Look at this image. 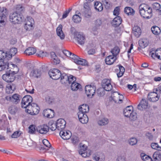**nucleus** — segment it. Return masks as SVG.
I'll return each instance as SVG.
<instances>
[{
    "label": "nucleus",
    "mask_w": 161,
    "mask_h": 161,
    "mask_svg": "<svg viewBox=\"0 0 161 161\" xmlns=\"http://www.w3.org/2000/svg\"><path fill=\"white\" fill-rule=\"evenodd\" d=\"M33 99L30 95L25 96L22 99L21 103L22 108H25V111L27 113L32 114H36L39 112V108L37 105L34 103H32Z\"/></svg>",
    "instance_id": "1"
},
{
    "label": "nucleus",
    "mask_w": 161,
    "mask_h": 161,
    "mask_svg": "<svg viewBox=\"0 0 161 161\" xmlns=\"http://www.w3.org/2000/svg\"><path fill=\"white\" fill-rule=\"evenodd\" d=\"M140 14L144 18L148 19L152 16V9L147 4L142 3L139 7Z\"/></svg>",
    "instance_id": "2"
},
{
    "label": "nucleus",
    "mask_w": 161,
    "mask_h": 161,
    "mask_svg": "<svg viewBox=\"0 0 161 161\" xmlns=\"http://www.w3.org/2000/svg\"><path fill=\"white\" fill-rule=\"evenodd\" d=\"M23 19L22 15L20 14L14 12L9 15L10 21L13 24H20Z\"/></svg>",
    "instance_id": "3"
},
{
    "label": "nucleus",
    "mask_w": 161,
    "mask_h": 161,
    "mask_svg": "<svg viewBox=\"0 0 161 161\" xmlns=\"http://www.w3.org/2000/svg\"><path fill=\"white\" fill-rule=\"evenodd\" d=\"M16 73L15 71L11 72H6V74L2 75V79L7 82H13L15 79L14 75Z\"/></svg>",
    "instance_id": "4"
},
{
    "label": "nucleus",
    "mask_w": 161,
    "mask_h": 161,
    "mask_svg": "<svg viewBox=\"0 0 161 161\" xmlns=\"http://www.w3.org/2000/svg\"><path fill=\"white\" fill-rule=\"evenodd\" d=\"M0 14V26L5 25L7 21V16L8 14L7 10L6 8H3Z\"/></svg>",
    "instance_id": "5"
},
{
    "label": "nucleus",
    "mask_w": 161,
    "mask_h": 161,
    "mask_svg": "<svg viewBox=\"0 0 161 161\" xmlns=\"http://www.w3.org/2000/svg\"><path fill=\"white\" fill-rule=\"evenodd\" d=\"M61 73L60 71L57 69H51L48 72V74L50 77L54 80L59 79L61 75Z\"/></svg>",
    "instance_id": "6"
},
{
    "label": "nucleus",
    "mask_w": 161,
    "mask_h": 161,
    "mask_svg": "<svg viewBox=\"0 0 161 161\" xmlns=\"http://www.w3.org/2000/svg\"><path fill=\"white\" fill-rule=\"evenodd\" d=\"M111 97L115 103H117L119 101H122L124 97L123 95L120 94L118 92L116 91L111 92Z\"/></svg>",
    "instance_id": "7"
},
{
    "label": "nucleus",
    "mask_w": 161,
    "mask_h": 161,
    "mask_svg": "<svg viewBox=\"0 0 161 161\" xmlns=\"http://www.w3.org/2000/svg\"><path fill=\"white\" fill-rule=\"evenodd\" d=\"M101 85L102 87L107 91H111L112 88V86L111 84L110 81L108 79H103Z\"/></svg>",
    "instance_id": "8"
},
{
    "label": "nucleus",
    "mask_w": 161,
    "mask_h": 161,
    "mask_svg": "<svg viewBox=\"0 0 161 161\" xmlns=\"http://www.w3.org/2000/svg\"><path fill=\"white\" fill-rule=\"evenodd\" d=\"M86 93L88 97L93 96L95 93L96 88L94 86L87 85L85 87Z\"/></svg>",
    "instance_id": "9"
},
{
    "label": "nucleus",
    "mask_w": 161,
    "mask_h": 161,
    "mask_svg": "<svg viewBox=\"0 0 161 161\" xmlns=\"http://www.w3.org/2000/svg\"><path fill=\"white\" fill-rule=\"evenodd\" d=\"M34 21L33 19L31 17H27V20L25 24L24 27L27 31H30L32 29L34 25Z\"/></svg>",
    "instance_id": "10"
},
{
    "label": "nucleus",
    "mask_w": 161,
    "mask_h": 161,
    "mask_svg": "<svg viewBox=\"0 0 161 161\" xmlns=\"http://www.w3.org/2000/svg\"><path fill=\"white\" fill-rule=\"evenodd\" d=\"M20 96L17 94H15L12 96H7L6 99L7 101H10L15 104L19 103L20 101L19 99Z\"/></svg>",
    "instance_id": "11"
},
{
    "label": "nucleus",
    "mask_w": 161,
    "mask_h": 161,
    "mask_svg": "<svg viewBox=\"0 0 161 161\" xmlns=\"http://www.w3.org/2000/svg\"><path fill=\"white\" fill-rule=\"evenodd\" d=\"M159 97L155 92H152L148 94L147 98L149 101L152 102H155L158 101Z\"/></svg>",
    "instance_id": "12"
},
{
    "label": "nucleus",
    "mask_w": 161,
    "mask_h": 161,
    "mask_svg": "<svg viewBox=\"0 0 161 161\" xmlns=\"http://www.w3.org/2000/svg\"><path fill=\"white\" fill-rule=\"evenodd\" d=\"M36 131L41 134H46L49 131V127L47 125H43L38 126Z\"/></svg>",
    "instance_id": "13"
},
{
    "label": "nucleus",
    "mask_w": 161,
    "mask_h": 161,
    "mask_svg": "<svg viewBox=\"0 0 161 161\" xmlns=\"http://www.w3.org/2000/svg\"><path fill=\"white\" fill-rule=\"evenodd\" d=\"M59 135L63 139L65 140L69 139L71 136V133L69 130H62L60 132Z\"/></svg>",
    "instance_id": "14"
},
{
    "label": "nucleus",
    "mask_w": 161,
    "mask_h": 161,
    "mask_svg": "<svg viewBox=\"0 0 161 161\" xmlns=\"http://www.w3.org/2000/svg\"><path fill=\"white\" fill-rule=\"evenodd\" d=\"M78 43L81 45H83L85 41V36L82 34H80V33L76 36L74 37Z\"/></svg>",
    "instance_id": "15"
},
{
    "label": "nucleus",
    "mask_w": 161,
    "mask_h": 161,
    "mask_svg": "<svg viewBox=\"0 0 161 161\" xmlns=\"http://www.w3.org/2000/svg\"><path fill=\"white\" fill-rule=\"evenodd\" d=\"M57 130H60L65 128L66 125V122L63 119H59L57 122Z\"/></svg>",
    "instance_id": "16"
},
{
    "label": "nucleus",
    "mask_w": 161,
    "mask_h": 161,
    "mask_svg": "<svg viewBox=\"0 0 161 161\" xmlns=\"http://www.w3.org/2000/svg\"><path fill=\"white\" fill-rule=\"evenodd\" d=\"M122 19L119 16H117L115 17L111 22L112 26L116 27L122 23Z\"/></svg>",
    "instance_id": "17"
},
{
    "label": "nucleus",
    "mask_w": 161,
    "mask_h": 161,
    "mask_svg": "<svg viewBox=\"0 0 161 161\" xmlns=\"http://www.w3.org/2000/svg\"><path fill=\"white\" fill-rule=\"evenodd\" d=\"M62 25H59L56 29L57 35L61 40H63L65 37L64 34L62 31Z\"/></svg>",
    "instance_id": "18"
},
{
    "label": "nucleus",
    "mask_w": 161,
    "mask_h": 161,
    "mask_svg": "<svg viewBox=\"0 0 161 161\" xmlns=\"http://www.w3.org/2000/svg\"><path fill=\"white\" fill-rule=\"evenodd\" d=\"M9 63L6 59L0 61V71L8 69Z\"/></svg>",
    "instance_id": "19"
},
{
    "label": "nucleus",
    "mask_w": 161,
    "mask_h": 161,
    "mask_svg": "<svg viewBox=\"0 0 161 161\" xmlns=\"http://www.w3.org/2000/svg\"><path fill=\"white\" fill-rule=\"evenodd\" d=\"M54 111L51 109H47L43 112V115L48 118H51L53 117L54 116Z\"/></svg>",
    "instance_id": "20"
},
{
    "label": "nucleus",
    "mask_w": 161,
    "mask_h": 161,
    "mask_svg": "<svg viewBox=\"0 0 161 161\" xmlns=\"http://www.w3.org/2000/svg\"><path fill=\"white\" fill-rule=\"evenodd\" d=\"M148 102L145 99H142L137 106L138 108L140 110H143L148 107Z\"/></svg>",
    "instance_id": "21"
},
{
    "label": "nucleus",
    "mask_w": 161,
    "mask_h": 161,
    "mask_svg": "<svg viewBox=\"0 0 161 161\" xmlns=\"http://www.w3.org/2000/svg\"><path fill=\"white\" fill-rule=\"evenodd\" d=\"M85 150L82 149L79 151V153L81 155L82 157L86 158L89 157L91 154V151L90 150L86 151L87 147H85Z\"/></svg>",
    "instance_id": "22"
},
{
    "label": "nucleus",
    "mask_w": 161,
    "mask_h": 161,
    "mask_svg": "<svg viewBox=\"0 0 161 161\" xmlns=\"http://www.w3.org/2000/svg\"><path fill=\"white\" fill-rule=\"evenodd\" d=\"M142 33L140 28L137 25L134 26L133 28L132 33L136 37H139Z\"/></svg>",
    "instance_id": "23"
},
{
    "label": "nucleus",
    "mask_w": 161,
    "mask_h": 161,
    "mask_svg": "<svg viewBox=\"0 0 161 161\" xmlns=\"http://www.w3.org/2000/svg\"><path fill=\"white\" fill-rule=\"evenodd\" d=\"M133 112L132 106H128L124 109V114L125 117H129Z\"/></svg>",
    "instance_id": "24"
},
{
    "label": "nucleus",
    "mask_w": 161,
    "mask_h": 161,
    "mask_svg": "<svg viewBox=\"0 0 161 161\" xmlns=\"http://www.w3.org/2000/svg\"><path fill=\"white\" fill-rule=\"evenodd\" d=\"M116 59V57L113 55H109L106 58L105 61L107 64L110 65L113 64Z\"/></svg>",
    "instance_id": "25"
},
{
    "label": "nucleus",
    "mask_w": 161,
    "mask_h": 161,
    "mask_svg": "<svg viewBox=\"0 0 161 161\" xmlns=\"http://www.w3.org/2000/svg\"><path fill=\"white\" fill-rule=\"evenodd\" d=\"M41 74V71L37 69L32 70L30 73V76L38 78L39 77Z\"/></svg>",
    "instance_id": "26"
},
{
    "label": "nucleus",
    "mask_w": 161,
    "mask_h": 161,
    "mask_svg": "<svg viewBox=\"0 0 161 161\" xmlns=\"http://www.w3.org/2000/svg\"><path fill=\"white\" fill-rule=\"evenodd\" d=\"M17 49L16 48L13 47L10 49V52H7L8 59H11L12 56H14L17 53Z\"/></svg>",
    "instance_id": "27"
},
{
    "label": "nucleus",
    "mask_w": 161,
    "mask_h": 161,
    "mask_svg": "<svg viewBox=\"0 0 161 161\" xmlns=\"http://www.w3.org/2000/svg\"><path fill=\"white\" fill-rule=\"evenodd\" d=\"M68 75L65 73H61L60 77V82L63 84L68 83Z\"/></svg>",
    "instance_id": "28"
},
{
    "label": "nucleus",
    "mask_w": 161,
    "mask_h": 161,
    "mask_svg": "<svg viewBox=\"0 0 161 161\" xmlns=\"http://www.w3.org/2000/svg\"><path fill=\"white\" fill-rule=\"evenodd\" d=\"M36 52V49L33 47H29L27 48L24 53L29 55H33Z\"/></svg>",
    "instance_id": "29"
},
{
    "label": "nucleus",
    "mask_w": 161,
    "mask_h": 161,
    "mask_svg": "<svg viewBox=\"0 0 161 161\" xmlns=\"http://www.w3.org/2000/svg\"><path fill=\"white\" fill-rule=\"evenodd\" d=\"M18 108L14 105L10 106L8 108V111L12 114H15L17 112Z\"/></svg>",
    "instance_id": "30"
},
{
    "label": "nucleus",
    "mask_w": 161,
    "mask_h": 161,
    "mask_svg": "<svg viewBox=\"0 0 161 161\" xmlns=\"http://www.w3.org/2000/svg\"><path fill=\"white\" fill-rule=\"evenodd\" d=\"M16 89V86L15 85L12 84V85H9L7 86L6 88V92L8 94L12 93Z\"/></svg>",
    "instance_id": "31"
},
{
    "label": "nucleus",
    "mask_w": 161,
    "mask_h": 161,
    "mask_svg": "<svg viewBox=\"0 0 161 161\" xmlns=\"http://www.w3.org/2000/svg\"><path fill=\"white\" fill-rule=\"evenodd\" d=\"M89 109V106L86 104H83L79 108V111L85 113L88 112Z\"/></svg>",
    "instance_id": "32"
},
{
    "label": "nucleus",
    "mask_w": 161,
    "mask_h": 161,
    "mask_svg": "<svg viewBox=\"0 0 161 161\" xmlns=\"http://www.w3.org/2000/svg\"><path fill=\"white\" fill-rule=\"evenodd\" d=\"M124 11L128 15H133L135 13V11L130 7H126L125 8Z\"/></svg>",
    "instance_id": "33"
},
{
    "label": "nucleus",
    "mask_w": 161,
    "mask_h": 161,
    "mask_svg": "<svg viewBox=\"0 0 161 161\" xmlns=\"http://www.w3.org/2000/svg\"><path fill=\"white\" fill-rule=\"evenodd\" d=\"M71 87L72 90L76 91L81 87V85L76 82H72Z\"/></svg>",
    "instance_id": "34"
},
{
    "label": "nucleus",
    "mask_w": 161,
    "mask_h": 161,
    "mask_svg": "<svg viewBox=\"0 0 161 161\" xmlns=\"http://www.w3.org/2000/svg\"><path fill=\"white\" fill-rule=\"evenodd\" d=\"M151 31L155 35H158L161 32L160 29L156 26H154L152 27Z\"/></svg>",
    "instance_id": "35"
},
{
    "label": "nucleus",
    "mask_w": 161,
    "mask_h": 161,
    "mask_svg": "<svg viewBox=\"0 0 161 161\" xmlns=\"http://www.w3.org/2000/svg\"><path fill=\"white\" fill-rule=\"evenodd\" d=\"M95 9L98 11H101L103 9V6L102 3L99 2H97L94 4Z\"/></svg>",
    "instance_id": "36"
},
{
    "label": "nucleus",
    "mask_w": 161,
    "mask_h": 161,
    "mask_svg": "<svg viewBox=\"0 0 161 161\" xmlns=\"http://www.w3.org/2000/svg\"><path fill=\"white\" fill-rule=\"evenodd\" d=\"M108 122V120L107 118H103L99 120L98 123L100 125L103 126L107 124Z\"/></svg>",
    "instance_id": "37"
},
{
    "label": "nucleus",
    "mask_w": 161,
    "mask_h": 161,
    "mask_svg": "<svg viewBox=\"0 0 161 161\" xmlns=\"http://www.w3.org/2000/svg\"><path fill=\"white\" fill-rule=\"evenodd\" d=\"M120 51L119 48L117 46H115L111 51V52L112 53V55L114 57H116Z\"/></svg>",
    "instance_id": "38"
},
{
    "label": "nucleus",
    "mask_w": 161,
    "mask_h": 161,
    "mask_svg": "<svg viewBox=\"0 0 161 161\" xmlns=\"http://www.w3.org/2000/svg\"><path fill=\"white\" fill-rule=\"evenodd\" d=\"M48 127H49V129H50L51 130L53 131L55 130L56 129H57L56 123H55L52 122H49Z\"/></svg>",
    "instance_id": "39"
},
{
    "label": "nucleus",
    "mask_w": 161,
    "mask_h": 161,
    "mask_svg": "<svg viewBox=\"0 0 161 161\" xmlns=\"http://www.w3.org/2000/svg\"><path fill=\"white\" fill-rule=\"evenodd\" d=\"M24 8L22 6V5H17L16 8V10L14 12L20 14L24 11Z\"/></svg>",
    "instance_id": "40"
},
{
    "label": "nucleus",
    "mask_w": 161,
    "mask_h": 161,
    "mask_svg": "<svg viewBox=\"0 0 161 161\" xmlns=\"http://www.w3.org/2000/svg\"><path fill=\"white\" fill-rule=\"evenodd\" d=\"M7 55V52H5L2 50L0 51V59L1 60L5 59L8 60Z\"/></svg>",
    "instance_id": "41"
},
{
    "label": "nucleus",
    "mask_w": 161,
    "mask_h": 161,
    "mask_svg": "<svg viewBox=\"0 0 161 161\" xmlns=\"http://www.w3.org/2000/svg\"><path fill=\"white\" fill-rule=\"evenodd\" d=\"M81 19V18L77 14H75L73 16L72 20L74 22L78 23L80 22Z\"/></svg>",
    "instance_id": "42"
},
{
    "label": "nucleus",
    "mask_w": 161,
    "mask_h": 161,
    "mask_svg": "<svg viewBox=\"0 0 161 161\" xmlns=\"http://www.w3.org/2000/svg\"><path fill=\"white\" fill-rule=\"evenodd\" d=\"M153 157L155 161H160L161 159V155L158 152H155Z\"/></svg>",
    "instance_id": "43"
},
{
    "label": "nucleus",
    "mask_w": 161,
    "mask_h": 161,
    "mask_svg": "<svg viewBox=\"0 0 161 161\" xmlns=\"http://www.w3.org/2000/svg\"><path fill=\"white\" fill-rule=\"evenodd\" d=\"M128 143L131 146H134L136 145L137 142V140L135 138L132 137L128 140Z\"/></svg>",
    "instance_id": "44"
},
{
    "label": "nucleus",
    "mask_w": 161,
    "mask_h": 161,
    "mask_svg": "<svg viewBox=\"0 0 161 161\" xmlns=\"http://www.w3.org/2000/svg\"><path fill=\"white\" fill-rule=\"evenodd\" d=\"M119 72L117 74V76L118 77H121L124 74L125 72V68L121 65H119Z\"/></svg>",
    "instance_id": "45"
},
{
    "label": "nucleus",
    "mask_w": 161,
    "mask_h": 161,
    "mask_svg": "<svg viewBox=\"0 0 161 161\" xmlns=\"http://www.w3.org/2000/svg\"><path fill=\"white\" fill-rule=\"evenodd\" d=\"M119 72L117 74V76L118 77H121L124 74L125 72V68L121 65H119Z\"/></svg>",
    "instance_id": "46"
},
{
    "label": "nucleus",
    "mask_w": 161,
    "mask_h": 161,
    "mask_svg": "<svg viewBox=\"0 0 161 161\" xmlns=\"http://www.w3.org/2000/svg\"><path fill=\"white\" fill-rule=\"evenodd\" d=\"M119 72L117 74V76L118 77H121L124 74L125 72V68L121 65H119Z\"/></svg>",
    "instance_id": "47"
},
{
    "label": "nucleus",
    "mask_w": 161,
    "mask_h": 161,
    "mask_svg": "<svg viewBox=\"0 0 161 161\" xmlns=\"http://www.w3.org/2000/svg\"><path fill=\"white\" fill-rule=\"evenodd\" d=\"M151 146L153 149L158 151H161V147L159 146L157 143H152Z\"/></svg>",
    "instance_id": "48"
},
{
    "label": "nucleus",
    "mask_w": 161,
    "mask_h": 161,
    "mask_svg": "<svg viewBox=\"0 0 161 161\" xmlns=\"http://www.w3.org/2000/svg\"><path fill=\"white\" fill-rule=\"evenodd\" d=\"M105 91L103 88H99L97 91V93L99 96H103L105 94Z\"/></svg>",
    "instance_id": "49"
},
{
    "label": "nucleus",
    "mask_w": 161,
    "mask_h": 161,
    "mask_svg": "<svg viewBox=\"0 0 161 161\" xmlns=\"http://www.w3.org/2000/svg\"><path fill=\"white\" fill-rule=\"evenodd\" d=\"M35 126V125H30L28 128V133L30 134H34L35 133L36 131Z\"/></svg>",
    "instance_id": "50"
},
{
    "label": "nucleus",
    "mask_w": 161,
    "mask_h": 161,
    "mask_svg": "<svg viewBox=\"0 0 161 161\" xmlns=\"http://www.w3.org/2000/svg\"><path fill=\"white\" fill-rule=\"evenodd\" d=\"M36 54L40 57H43L47 56L48 55V53L45 52L39 51H37Z\"/></svg>",
    "instance_id": "51"
},
{
    "label": "nucleus",
    "mask_w": 161,
    "mask_h": 161,
    "mask_svg": "<svg viewBox=\"0 0 161 161\" xmlns=\"http://www.w3.org/2000/svg\"><path fill=\"white\" fill-rule=\"evenodd\" d=\"M152 7L153 9L156 11H159L161 8L160 4L157 3H153L152 5Z\"/></svg>",
    "instance_id": "52"
},
{
    "label": "nucleus",
    "mask_w": 161,
    "mask_h": 161,
    "mask_svg": "<svg viewBox=\"0 0 161 161\" xmlns=\"http://www.w3.org/2000/svg\"><path fill=\"white\" fill-rule=\"evenodd\" d=\"M68 83L69 84H72V82H75L76 80V78L72 75H70L68 76Z\"/></svg>",
    "instance_id": "53"
},
{
    "label": "nucleus",
    "mask_w": 161,
    "mask_h": 161,
    "mask_svg": "<svg viewBox=\"0 0 161 161\" xmlns=\"http://www.w3.org/2000/svg\"><path fill=\"white\" fill-rule=\"evenodd\" d=\"M76 64L81 65H85L87 64V63L86 60L79 58Z\"/></svg>",
    "instance_id": "54"
},
{
    "label": "nucleus",
    "mask_w": 161,
    "mask_h": 161,
    "mask_svg": "<svg viewBox=\"0 0 161 161\" xmlns=\"http://www.w3.org/2000/svg\"><path fill=\"white\" fill-rule=\"evenodd\" d=\"M129 117L131 121H134L137 119V114L136 113L133 112Z\"/></svg>",
    "instance_id": "55"
},
{
    "label": "nucleus",
    "mask_w": 161,
    "mask_h": 161,
    "mask_svg": "<svg viewBox=\"0 0 161 161\" xmlns=\"http://www.w3.org/2000/svg\"><path fill=\"white\" fill-rule=\"evenodd\" d=\"M80 122L83 124H86L88 121V118L87 115H85L84 117L79 119Z\"/></svg>",
    "instance_id": "56"
},
{
    "label": "nucleus",
    "mask_w": 161,
    "mask_h": 161,
    "mask_svg": "<svg viewBox=\"0 0 161 161\" xmlns=\"http://www.w3.org/2000/svg\"><path fill=\"white\" fill-rule=\"evenodd\" d=\"M102 23V19H99L95 21L94 24L96 26L99 27L101 25Z\"/></svg>",
    "instance_id": "57"
},
{
    "label": "nucleus",
    "mask_w": 161,
    "mask_h": 161,
    "mask_svg": "<svg viewBox=\"0 0 161 161\" xmlns=\"http://www.w3.org/2000/svg\"><path fill=\"white\" fill-rule=\"evenodd\" d=\"M70 31L71 34L72 36H73L74 37L79 33L78 32L76 31L75 29L73 27H72L71 28Z\"/></svg>",
    "instance_id": "58"
},
{
    "label": "nucleus",
    "mask_w": 161,
    "mask_h": 161,
    "mask_svg": "<svg viewBox=\"0 0 161 161\" xmlns=\"http://www.w3.org/2000/svg\"><path fill=\"white\" fill-rule=\"evenodd\" d=\"M148 42L147 40V43L145 42L142 40L140 41L139 42V44L140 46L142 48H144L146 47L148 45Z\"/></svg>",
    "instance_id": "59"
},
{
    "label": "nucleus",
    "mask_w": 161,
    "mask_h": 161,
    "mask_svg": "<svg viewBox=\"0 0 161 161\" xmlns=\"http://www.w3.org/2000/svg\"><path fill=\"white\" fill-rule=\"evenodd\" d=\"M45 99L46 102L49 104H51L53 101V99L49 96H46Z\"/></svg>",
    "instance_id": "60"
},
{
    "label": "nucleus",
    "mask_w": 161,
    "mask_h": 161,
    "mask_svg": "<svg viewBox=\"0 0 161 161\" xmlns=\"http://www.w3.org/2000/svg\"><path fill=\"white\" fill-rule=\"evenodd\" d=\"M42 142L43 144L47 147L49 148L51 146V145L49 141L46 139H43L42 141Z\"/></svg>",
    "instance_id": "61"
},
{
    "label": "nucleus",
    "mask_w": 161,
    "mask_h": 161,
    "mask_svg": "<svg viewBox=\"0 0 161 161\" xmlns=\"http://www.w3.org/2000/svg\"><path fill=\"white\" fill-rule=\"evenodd\" d=\"M98 28V27H97L95 25L92 28V32L93 33L94 35H96L98 33L97 30Z\"/></svg>",
    "instance_id": "62"
},
{
    "label": "nucleus",
    "mask_w": 161,
    "mask_h": 161,
    "mask_svg": "<svg viewBox=\"0 0 161 161\" xmlns=\"http://www.w3.org/2000/svg\"><path fill=\"white\" fill-rule=\"evenodd\" d=\"M142 159L144 160V161H151L152 160L151 158L147 155H144L143 156Z\"/></svg>",
    "instance_id": "63"
},
{
    "label": "nucleus",
    "mask_w": 161,
    "mask_h": 161,
    "mask_svg": "<svg viewBox=\"0 0 161 161\" xmlns=\"http://www.w3.org/2000/svg\"><path fill=\"white\" fill-rule=\"evenodd\" d=\"M157 58L161 59V48L156 50Z\"/></svg>",
    "instance_id": "64"
}]
</instances>
